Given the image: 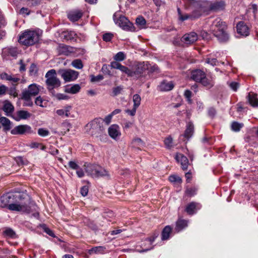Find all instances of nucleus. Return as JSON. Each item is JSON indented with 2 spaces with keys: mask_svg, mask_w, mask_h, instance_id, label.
I'll return each instance as SVG.
<instances>
[{
  "mask_svg": "<svg viewBox=\"0 0 258 258\" xmlns=\"http://www.w3.org/2000/svg\"><path fill=\"white\" fill-rule=\"evenodd\" d=\"M3 207H7L11 211L30 213L35 210L36 206L31 201L29 197L26 194L8 193L3 195L1 198Z\"/></svg>",
  "mask_w": 258,
  "mask_h": 258,
  "instance_id": "obj_1",
  "label": "nucleus"
},
{
  "mask_svg": "<svg viewBox=\"0 0 258 258\" xmlns=\"http://www.w3.org/2000/svg\"><path fill=\"white\" fill-rule=\"evenodd\" d=\"M227 25L220 19L214 20L210 27V32L217 38L220 42H226L229 39V36L226 31Z\"/></svg>",
  "mask_w": 258,
  "mask_h": 258,
  "instance_id": "obj_2",
  "label": "nucleus"
},
{
  "mask_svg": "<svg viewBox=\"0 0 258 258\" xmlns=\"http://www.w3.org/2000/svg\"><path fill=\"white\" fill-rule=\"evenodd\" d=\"M41 89V86L33 83L28 87L27 89H24L21 94V99L26 101L25 103L26 106H31L33 102L31 101V98L37 95Z\"/></svg>",
  "mask_w": 258,
  "mask_h": 258,
  "instance_id": "obj_3",
  "label": "nucleus"
},
{
  "mask_svg": "<svg viewBox=\"0 0 258 258\" xmlns=\"http://www.w3.org/2000/svg\"><path fill=\"white\" fill-rule=\"evenodd\" d=\"M46 80L45 83L47 88L50 92L53 93L54 89L58 88L61 85V82L56 76V72L54 69L48 71L45 74Z\"/></svg>",
  "mask_w": 258,
  "mask_h": 258,
  "instance_id": "obj_4",
  "label": "nucleus"
},
{
  "mask_svg": "<svg viewBox=\"0 0 258 258\" xmlns=\"http://www.w3.org/2000/svg\"><path fill=\"white\" fill-rule=\"evenodd\" d=\"M39 36L35 31L27 30L19 36V41L20 43L30 46L34 44L39 41Z\"/></svg>",
  "mask_w": 258,
  "mask_h": 258,
  "instance_id": "obj_5",
  "label": "nucleus"
},
{
  "mask_svg": "<svg viewBox=\"0 0 258 258\" xmlns=\"http://www.w3.org/2000/svg\"><path fill=\"white\" fill-rule=\"evenodd\" d=\"M114 23L123 30L129 31H135L136 29L134 25L124 16L119 15L116 13L113 15Z\"/></svg>",
  "mask_w": 258,
  "mask_h": 258,
  "instance_id": "obj_6",
  "label": "nucleus"
},
{
  "mask_svg": "<svg viewBox=\"0 0 258 258\" xmlns=\"http://www.w3.org/2000/svg\"><path fill=\"white\" fill-rule=\"evenodd\" d=\"M149 69V63L148 62H138L134 64L131 70L132 77L138 78Z\"/></svg>",
  "mask_w": 258,
  "mask_h": 258,
  "instance_id": "obj_7",
  "label": "nucleus"
},
{
  "mask_svg": "<svg viewBox=\"0 0 258 258\" xmlns=\"http://www.w3.org/2000/svg\"><path fill=\"white\" fill-rule=\"evenodd\" d=\"M65 82H71L76 80L79 73L75 70L71 69H60L57 72Z\"/></svg>",
  "mask_w": 258,
  "mask_h": 258,
  "instance_id": "obj_8",
  "label": "nucleus"
},
{
  "mask_svg": "<svg viewBox=\"0 0 258 258\" xmlns=\"http://www.w3.org/2000/svg\"><path fill=\"white\" fill-rule=\"evenodd\" d=\"M57 50L59 54L64 55H69L72 53L78 52L80 54H84L86 52L84 49L74 48L64 44H59Z\"/></svg>",
  "mask_w": 258,
  "mask_h": 258,
  "instance_id": "obj_9",
  "label": "nucleus"
},
{
  "mask_svg": "<svg viewBox=\"0 0 258 258\" xmlns=\"http://www.w3.org/2000/svg\"><path fill=\"white\" fill-rule=\"evenodd\" d=\"M112 116L109 114L107 115L104 119L99 118H96L90 123H88L86 125V127H90L92 128H99L100 130H101V125L103 122H104L106 125H108L111 121Z\"/></svg>",
  "mask_w": 258,
  "mask_h": 258,
  "instance_id": "obj_10",
  "label": "nucleus"
},
{
  "mask_svg": "<svg viewBox=\"0 0 258 258\" xmlns=\"http://www.w3.org/2000/svg\"><path fill=\"white\" fill-rule=\"evenodd\" d=\"M31 127L27 124L19 125L15 127L11 130L12 135H22L32 133Z\"/></svg>",
  "mask_w": 258,
  "mask_h": 258,
  "instance_id": "obj_11",
  "label": "nucleus"
},
{
  "mask_svg": "<svg viewBox=\"0 0 258 258\" xmlns=\"http://www.w3.org/2000/svg\"><path fill=\"white\" fill-rule=\"evenodd\" d=\"M198 39V35L194 32L184 34L181 38L182 42L186 45H190L195 43Z\"/></svg>",
  "mask_w": 258,
  "mask_h": 258,
  "instance_id": "obj_12",
  "label": "nucleus"
},
{
  "mask_svg": "<svg viewBox=\"0 0 258 258\" xmlns=\"http://www.w3.org/2000/svg\"><path fill=\"white\" fill-rule=\"evenodd\" d=\"M109 136L113 140L117 141L121 136L119 126L117 124H112L108 130Z\"/></svg>",
  "mask_w": 258,
  "mask_h": 258,
  "instance_id": "obj_13",
  "label": "nucleus"
},
{
  "mask_svg": "<svg viewBox=\"0 0 258 258\" xmlns=\"http://www.w3.org/2000/svg\"><path fill=\"white\" fill-rule=\"evenodd\" d=\"M174 84L172 81L163 80L158 86V90L162 92L169 91L173 89Z\"/></svg>",
  "mask_w": 258,
  "mask_h": 258,
  "instance_id": "obj_14",
  "label": "nucleus"
},
{
  "mask_svg": "<svg viewBox=\"0 0 258 258\" xmlns=\"http://www.w3.org/2000/svg\"><path fill=\"white\" fill-rule=\"evenodd\" d=\"M237 33L242 36H247L249 34V29L244 22H239L236 26Z\"/></svg>",
  "mask_w": 258,
  "mask_h": 258,
  "instance_id": "obj_15",
  "label": "nucleus"
},
{
  "mask_svg": "<svg viewBox=\"0 0 258 258\" xmlns=\"http://www.w3.org/2000/svg\"><path fill=\"white\" fill-rule=\"evenodd\" d=\"M83 12L80 10H74L68 13V19L72 22L78 21L83 16Z\"/></svg>",
  "mask_w": 258,
  "mask_h": 258,
  "instance_id": "obj_16",
  "label": "nucleus"
},
{
  "mask_svg": "<svg viewBox=\"0 0 258 258\" xmlns=\"http://www.w3.org/2000/svg\"><path fill=\"white\" fill-rule=\"evenodd\" d=\"M110 67L115 69H118L122 73L126 74L128 77L132 76L131 70L127 67L122 66L121 63L117 61H112L110 63Z\"/></svg>",
  "mask_w": 258,
  "mask_h": 258,
  "instance_id": "obj_17",
  "label": "nucleus"
},
{
  "mask_svg": "<svg viewBox=\"0 0 258 258\" xmlns=\"http://www.w3.org/2000/svg\"><path fill=\"white\" fill-rule=\"evenodd\" d=\"M31 114L27 111L19 110L17 111L13 115V118L16 121L21 119H26L30 117Z\"/></svg>",
  "mask_w": 258,
  "mask_h": 258,
  "instance_id": "obj_18",
  "label": "nucleus"
},
{
  "mask_svg": "<svg viewBox=\"0 0 258 258\" xmlns=\"http://www.w3.org/2000/svg\"><path fill=\"white\" fill-rule=\"evenodd\" d=\"M200 208L201 206L199 203L192 202L186 206L185 211L188 214L192 215L195 214Z\"/></svg>",
  "mask_w": 258,
  "mask_h": 258,
  "instance_id": "obj_19",
  "label": "nucleus"
},
{
  "mask_svg": "<svg viewBox=\"0 0 258 258\" xmlns=\"http://www.w3.org/2000/svg\"><path fill=\"white\" fill-rule=\"evenodd\" d=\"M177 162H180L183 170H185L188 166V160L186 157L182 154H177L175 157Z\"/></svg>",
  "mask_w": 258,
  "mask_h": 258,
  "instance_id": "obj_20",
  "label": "nucleus"
},
{
  "mask_svg": "<svg viewBox=\"0 0 258 258\" xmlns=\"http://www.w3.org/2000/svg\"><path fill=\"white\" fill-rule=\"evenodd\" d=\"M205 73L201 70L192 71L191 74V78L195 81L199 82L205 77Z\"/></svg>",
  "mask_w": 258,
  "mask_h": 258,
  "instance_id": "obj_21",
  "label": "nucleus"
},
{
  "mask_svg": "<svg viewBox=\"0 0 258 258\" xmlns=\"http://www.w3.org/2000/svg\"><path fill=\"white\" fill-rule=\"evenodd\" d=\"M131 146L133 148L141 150L145 146V143L140 138L136 137L131 142Z\"/></svg>",
  "mask_w": 258,
  "mask_h": 258,
  "instance_id": "obj_22",
  "label": "nucleus"
},
{
  "mask_svg": "<svg viewBox=\"0 0 258 258\" xmlns=\"http://www.w3.org/2000/svg\"><path fill=\"white\" fill-rule=\"evenodd\" d=\"M157 234H155L153 238H150L145 240L143 241V243L141 245V247L142 248V250H140V252H145L147 251L152 248L151 247H146L145 245L147 244H149L150 245L152 244L153 242L154 241L155 239L157 237Z\"/></svg>",
  "mask_w": 258,
  "mask_h": 258,
  "instance_id": "obj_23",
  "label": "nucleus"
},
{
  "mask_svg": "<svg viewBox=\"0 0 258 258\" xmlns=\"http://www.w3.org/2000/svg\"><path fill=\"white\" fill-rule=\"evenodd\" d=\"M194 132V125L191 122H188L186 125L184 137L187 139L191 138Z\"/></svg>",
  "mask_w": 258,
  "mask_h": 258,
  "instance_id": "obj_24",
  "label": "nucleus"
},
{
  "mask_svg": "<svg viewBox=\"0 0 258 258\" xmlns=\"http://www.w3.org/2000/svg\"><path fill=\"white\" fill-rule=\"evenodd\" d=\"M3 110L7 115L10 116L14 110V107L10 101L7 100L4 102Z\"/></svg>",
  "mask_w": 258,
  "mask_h": 258,
  "instance_id": "obj_25",
  "label": "nucleus"
},
{
  "mask_svg": "<svg viewBox=\"0 0 258 258\" xmlns=\"http://www.w3.org/2000/svg\"><path fill=\"white\" fill-rule=\"evenodd\" d=\"M247 97L248 102L252 106L254 107L258 106V99L256 94L252 92H249Z\"/></svg>",
  "mask_w": 258,
  "mask_h": 258,
  "instance_id": "obj_26",
  "label": "nucleus"
},
{
  "mask_svg": "<svg viewBox=\"0 0 258 258\" xmlns=\"http://www.w3.org/2000/svg\"><path fill=\"white\" fill-rule=\"evenodd\" d=\"M188 221L182 219H179L176 223V227L175 230L177 232H179L184 228L187 226Z\"/></svg>",
  "mask_w": 258,
  "mask_h": 258,
  "instance_id": "obj_27",
  "label": "nucleus"
},
{
  "mask_svg": "<svg viewBox=\"0 0 258 258\" xmlns=\"http://www.w3.org/2000/svg\"><path fill=\"white\" fill-rule=\"evenodd\" d=\"M198 188L196 186H186L184 191V196L191 197L197 195Z\"/></svg>",
  "mask_w": 258,
  "mask_h": 258,
  "instance_id": "obj_28",
  "label": "nucleus"
},
{
  "mask_svg": "<svg viewBox=\"0 0 258 258\" xmlns=\"http://www.w3.org/2000/svg\"><path fill=\"white\" fill-rule=\"evenodd\" d=\"M99 165L96 164L88 165L86 168V171L92 177L96 176V171Z\"/></svg>",
  "mask_w": 258,
  "mask_h": 258,
  "instance_id": "obj_29",
  "label": "nucleus"
},
{
  "mask_svg": "<svg viewBox=\"0 0 258 258\" xmlns=\"http://www.w3.org/2000/svg\"><path fill=\"white\" fill-rule=\"evenodd\" d=\"M81 87L79 84H75L71 86H68L65 89V92L71 94H76L80 91Z\"/></svg>",
  "mask_w": 258,
  "mask_h": 258,
  "instance_id": "obj_30",
  "label": "nucleus"
},
{
  "mask_svg": "<svg viewBox=\"0 0 258 258\" xmlns=\"http://www.w3.org/2000/svg\"><path fill=\"white\" fill-rule=\"evenodd\" d=\"M201 16L200 13L197 14V12H194L191 15L185 14L184 15H181L179 19L180 20L183 21L188 19H196L199 18Z\"/></svg>",
  "mask_w": 258,
  "mask_h": 258,
  "instance_id": "obj_31",
  "label": "nucleus"
},
{
  "mask_svg": "<svg viewBox=\"0 0 258 258\" xmlns=\"http://www.w3.org/2000/svg\"><path fill=\"white\" fill-rule=\"evenodd\" d=\"M172 228L170 226H166L163 229L162 232L161 239L162 240H167L170 236Z\"/></svg>",
  "mask_w": 258,
  "mask_h": 258,
  "instance_id": "obj_32",
  "label": "nucleus"
},
{
  "mask_svg": "<svg viewBox=\"0 0 258 258\" xmlns=\"http://www.w3.org/2000/svg\"><path fill=\"white\" fill-rule=\"evenodd\" d=\"M0 123L3 126L5 131H9L11 128L10 120L5 117L0 118Z\"/></svg>",
  "mask_w": 258,
  "mask_h": 258,
  "instance_id": "obj_33",
  "label": "nucleus"
},
{
  "mask_svg": "<svg viewBox=\"0 0 258 258\" xmlns=\"http://www.w3.org/2000/svg\"><path fill=\"white\" fill-rule=\"evenodd\" d=\"M199 82L201 83L204 86L207 88H211L214 85V82L212 80L209 79L206 77V75L205 77L201 79Z\"/></svg>",
  "mask_w": 258,
  "mask_h": 258,
  "instance_id": "obj_34",
  "label": "nucleus"
},
{
  "mask_svg": "<svg viewBox=\"0 0 258 258\" xmlns=\"http://www.w3.org/2000/svg\"><path fill=\"white\" fill-rule=\"evenodd\" d=\"M105 248L103 246H95L89 249L88 253L90 254L103 253Z\"/></svg>",
  "mask_w": 258,
  "mask_h": 258,
  "instance_id": "obj_35",
  "label": "nucleus"
},
{
  "mask_svg": "<svg viewBox=\"0 0 258 258\" xmlns=\"http://www.w3.org/2000/svg\"><path fill=\"white\" fill-rule=\"evenodd\" d=\"M97 170L96 171V176L95 177H98L101 176H108V171L105 170L104 168L99 165V167H97Z\"/></svg>",
  "mask_w": 258,
  "mask_h": 258,
  "instance_id": "obj_36",
  "label": "nucleus"
},
{
  "mask_svg": "<svg viewBox=\"0 0 258 258\" xmlns=\"http://www.w3.org/2000/svg\"><path fill=\"white\" fill-rule=\"evenodd\" d=\"M225 7L223 2H217L213 4L211 6V9L215 11H220L224 9Z\"/></svg>",
  "mask_w": 258,
  "mask_h": 258,
  "instance_id": "obj_37",
  "label": "nucleus"
},
{
  "mask_svg": "<svg viewBox=\"0 0 258 258\" xmlns=\"http://www.w3.org/2000/svg\"><path fill=\"white\" fill-rule=\"evenodd\" d=\"M72 66L77 69H82L83 68L82 61L80 59H76L74 60L72 63Z\"/></svg>",
  "mask_w": 258,
  "mask_h": 258,
  "instance_id": "obj_38",
  "label": "nucleus"
},
{
  "mask_svg": "<svg viewBox=\"0 0 258 258\" xmlns=\"http://www.w3.org/2000/svg\"><path fill=\"white\" fill-rule=\"evenodd\" d=\"M4 234L5 236L9 237L10 238H15L16 237V234L15 231L10 228H6L4 231Z\"/></svg>",
  "mask_w": 258,
  "mask_h": 258,
  "instance_id": "obj_39",
  "label": "nucleus"
},
{
  "mask_svg": "<svg viewBox=\"0 0 258 258\" xmlns=\"http://www.w3.org/2000/svg\"><path fill=\"white\" fill-rule=\"evenodd\" d=\"M134 105L133 107L138 108L141 104V98L139 95L136 94L133 97Z\"/></svg>",
  "mask_w": 258,
  "mask_h": 258,
  "instance_id": "obj_40",
  "label": "nucleus"
},
{
  "mask_svg": "<svg viewBox=\"0 0 258 258\" xmlns=\"http://www.w3.org/2000/svg\"><path fill=\"white\" fill-rule=\"evenodd\" d=\"M146 23V20L143 17H139L136 19V24L140 28H144Z\"/></svg>",
  "mask_w": 258,
  "mask_h": 258,
  "instance_id": "obj_41",
  "label": "nucleus"
},
{
  "mask_svg": "<svg viewBox=\"0 0 258 258\" xmlns=\"http://www.w3.org/2000/svg\"><path fill=\"white\" fill-rule=\"evenodd\" d=\"M125 58V55L123 52H119L117 53L114 56V59L115 61H121L123 60Z\"/></svg>",
  "mask_w": 258,
  "mask_h": 258,
  "instance_id": "obj_42",
  "label": "nucleus"
},
{
  "mask_svg": "<svg viewBox=\"0 0 258 258\" xmlns=\"http://www.w3.org/2000/svg\"><path fill=\"white\" fill-rule=\"evenodd\" d=\"M123 87L122 86H118L112 88V96H116L121 93L123 90Z\"/></svg>",
  "mask_w": 258,
  "mask_h": 258,
  "instance_id": "obj_43",
  "label": "nucleus"
},
{
  "mask_svg": "<svg viewBox=\"0 0 258 258\" xmlns=\"http://www.w3.org/2000/svg\"><path fill=\"white\" fill-rule=\"evenodd\" d=\"M169 180L171 182L181 183L182 182L181 178L177 175H170L169 177Z\"/></svg>",
  "mask_w": 258,
  "mask_h": 258,
  "instance_id": "obj_44",
  "label": "nucleus"
},
{
  "mask_svg": "<svg viewBox=\"0 0 258 258\" xmlns=\"http://www.w3.org/2000/svg\"><path fill=\"white\" fill-rule=\"evenodd\" d=\"M38 134L41 137H46L49 135V132L47 129L40 128L38 130Z\"/></svg>",
  "mask_w": 258,
  "mask_h": 258,
  "instance_id": "obj_45",
  "label": "nucleus"
},
{
  "mask_svg": "<svg viewBox=\"0 0 258 258\" xmlns=\"http://www.w3.org/2000/svg\"><path fill=\"white\" fill-rule=\"evenodd\" d=\"M242 126V124L238 123L237 122H233L231 124V128L233 131L238 132L240 131Z\"/></svg>",
  "mask_w": 258,
  "mask_h": 258,
  "instance_id": "obj_46",
  "label": "nucleus"
},
{
  "mask_svg": "<svg viewBox=\"0 0 258 258\" xmlns=\"http://www.w3.org/2000/svg\"><path fill=\"white\" fill-rule=\"evenodd\" d=\"M134 124V121H130L126 120L124 122L122 127L124 130L127 131L129 128H131Z\"/></svg>",
  "mask_w": 258,
  "mask_h": 258,
  "instance_id": "obj_47",
  "label": "nucleus"
},
{
  "mask_svg": "<svg viewBox=\"0 0 258 258\" xmlns=\"http://www.w3.org/2000/svg\"><path fill=\"white\" fill-rule=\"evenodd\" d=\"M172 138L171 137H168L164 140V144L166 147L168 149H170L172 147Z\"/></svg>",
  "mask_w": 258,
  "mask_h": 258,
  "instance_id": "obj_48",
  "label": "nucleus"
},
{
  "mask_svg": "<svg viewBox=\"0 0 258 258\" xmlns=\"http://www.w3.org/2000/svg\"><path fill=\"white\" fill-rule=\"evenodd\" d=\"M113 37V34L111 33H106L103 35L102 39L104 41L109 42L111 41Z\"/></svg>",
  "mask_w": 258,
  "mask_h": 258,
  "instance_id": "obj_49",
  "label": "nucleus"
},
{
  "mask_svg": "<svg viewBox=\"0 0 258 258\" xmlns=\"http://www.w3.org/2000/svg\"><path fill=\"white\" fill-rule=\"evenodd\" d=\"M29 72H30V74L31 75H35L37 74V68L35 64L32 63L31 65V66L30 67V69H29Z\"/></svg>",
  "mask_w": 258,
  "mask_h": 258,
  "instance_id": "obj_50",
  "label": "nucleus"
},
{
  "mask_svg": "<svg viewBox=\"0 0 258 258\" xmlns=\"http://www.w3.org/2000/svg\"><path fill=\"white\" fill-rule=\"evenodd\" d=\"M40 4L39 0H28V6L29 7H35Z\"/></svg>",
  "mask_w": 258,
  "mask_h": 258,
  "instance_id": "obj_51",
  "label": "nucleus"
},
{
  "mask_svg": "<svg viewBox=\"0 0 258 258\" xmlns=\"http://www.w3.org/2000/svg\"><path fill=\"white\" fill-rule=\"evenodd\" d=\"M103 79V76L101 75H97V76H91V81L92 82H99Z\"/></svg>",
  "mask_w": 258,
  "mask_h": 258,
  "instance_id": "obj_52",
  "label": "nucleus"
},
{
  "mask_svg": "<svg viewBox=\"0 0 258 258\" xmlns=\"http://www.w3.org/2000/svg\"><path fill=\"white\" fill-rule=\"evenodd\" d=\"M35 102V104L38 106H39L42 107H44V105L43 104V100L40 96L37 97L36 98Z\"/></svg>",
  "mask_w": 258,
  "mask_h": 258,
  "instance_id": "obj_53",
  "label": "nucleus"
},
{
  "mask_svg": "<svg viewBox=\"0 0 258 258\" xmlns=\"http://www.w3.org/2000/svg\"><path fill=\"white\" fill-rule=\"evenodd\" d=\"M8 87L4 85H0V97L6 94L8 91Z\"/></svg>",
  "mask_w": 258,
  "mask_h": 258,
  "instance_id": "obj_54",
  "label": "nucleus"
},
{
  "mask_svg": "<svg viewBox=\"0 0 258 258\" xmlns=\"http://www.w3.org/2000/svg\"><path fill=\"white\" fill-rule=\"evenodd\" d=\"M69 166L73 169H78L79 165L74 161H70L68 163Z\"/></svg>",
  "mask_w": 258,
  "mask_h": 258,
  "instance_id": "obj_55",
  "label": "nucleus"
},
{
  "mask_svg": "<svg viewBox=\"0 0 258 258\" xmlns=\"http://www.w3.org/2000/svg\"><path fill=\"white\" fill-rule=\"evenodd\" d=\"M137 109V108H135V107H133L132 109H131V110H130V109H126L125 110V113H127L130 115H131L132 116H134L136 114Z\"/></svg>",
  "mask_w": 258,
  "mask_h": 258,
  "instance_id": "obj_56",
  "label": "nucleus"
},
{
  "mask_svg": "<svg viewBox=\"0 0 258 258\" xmlns=\"http://www.w3.org/2000/svg\"><path fill=\"white\" fill-rule=\"evenodd\" d=\"M88 187L87 186H83L81 188L80 192L81 195L84 197L86 196L88 193Z\"/></svg>",
  "mask_w": 258,
  "mask_h": 258,
  "instance_id": "obj_57",
  "label": "nucleus"
},
{
  "mask_svg": "<svg viewBox=\"0 0 258 258\" xmlns=\"http://www.w3.org/2000/svg\"><path fill=\"white\" fill-rule=\"evenodd\" d=\"M8 53L12 56H16L17 55V51L16 48H10L9 49Z\"/></svg>",
  "mask_w": 258,
  "mask_h": 258,
  "instance_id": "obj_58",
  "label": "nucleus"
},
{
  "mask_svg": "<svg viewBox=\"0 0 258 258\" xmlns=\"http://www.w3.org/2000/svg\"><path fill=\"white\" fill-rule=\"evenodd\" d=\"M184 95L185 97L187 99V101L189 102H191L190 98L191 97V92L188 90L185 91Z\"/></svg>",
  "mask_w": 258,
  "mask_h": 258,
  "instance_id": "obj_59",
  "label": "nucleus"
},
{
  "mask_svg": "<svg viewBox=\"0 0 258 258\" xmlns=\"http://www.w3.org/2000/svg\"><path fill=\"white\" fill-rule=\"evenodd\" d=\"M206 62L210 64L213 66H214L217 65V63L218 61H217V59H216L215 58H208L206 60Z\"/></svg>",
  "mask_w": 258,
  "mask_h": 258,
  "instance_id": "obj_60",
  "label": "nucleus"
},
{
  "mask_svg": "<svg viewBox=\"0 0 258 258\" xmlns=\"http://www.w3.org/2000/svg\"><path fill=\"white\" fill-rule=\"evenodd\" d=\"M20 13L22 15H29L30 13V11L28 8L23 7L20 10Z\"/></svg>",
  "mask_w": 258,
  "mask_h": 258,
  "instance_id": "obj_61",
  "label": "nucleus"
},
{
  "mask_svg": "<svg viewBox=\"0 0 258 258\" xmlns=\"http://www.w3.org/2000/svg\"><path fill=\"white\" fill-rule=\"evenodd\" d=\"M229 86L233 90L236 91L239 87V84L236 82H233L230 83Z\"/></svg>",
  "mask_w": 258,
  "mask_h": 258,
  "instance_id": "obj_62",
  "label": "nucleus"
},
{
  "mask_svg": "<svg viewBox=\"0 0 258 258\" xmlns=\"http://www.w3.org/2000/svg\"><path fill=\"white\" fill-rule=\"evenodd\" d=\"M216 111L214 108L211 107L209 109L208 114L210 117H213L216 115Z\"/></svg>",
  "mask_w": 258,
  "mask_h": 258,
  "instance_id": "obj_63",
  "label": "nucleus"
},
{
  "mask_svg": "<svg viewBox=\"0 0 258 258\" xmlns=\"http://www.w3.org/2000/svg\"><path fill=\"white\" fill-rule=\"evenodd\" d=\"M8 81L12 82L13 83H16L20 81V79L19 78L10 75Z\"/></svg>",
  "mask_w": 258,
  "mask_h": 258,
  "instance_id": "obj_64",
  "label": "nucleus"
}]
</instances>
